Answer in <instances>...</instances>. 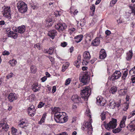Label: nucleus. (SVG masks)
I'll return each mask as SVG.
<instances>
[{
  "instance_id": "nucleus-1",
  "label": "nucleus",
  "mask_w": 135,
  "mask_h": 135,
  "mask_svg": "<svg viewBox=\"0 0 135 135\" xmlns=\"http://www.w3.org/2000/svg\"><path fill=\"white\" fill-rule=\"evenodd\" d=\"M85 114L87 116L90 117V119L89 120V121L86 122L84 123V124L82 126V129L84 130L85 129L86 130H88V132L89 133V132H90V133H91V131H92V127L91 124L92 122V119H91V113L90 112L89 110L87 109L86 112H85Z\"/></svg>"
},
{
  "instance_id": "nucleus-2",
  "label": "nucleus",
  "mask_w": 135,
  "mask_h": 135,
  "mask_svg": "<svg viewBox=\"0 0 135 135\" xmlns=\"http://www.w3.org/2000/svg\"><path fill=\"white\" fill-rule=\"evenodd\" d=\"M63 113L65 114V112H56L55 114L54 119L57 122L64 123L66 122L68 120V118L64 116Z\"/></svg>"
},
{
  "instance_id": "nucleus-3",
  "label": "nucleus",
  "mask_w": 135,
  "mask_h": 135,
  "mask_svg": "<svg viewBox=\"0 0 135 135\" xmlns=\"http://www.w3.org/2000/svg\"><path fill=\"white\" fill-rule=\"evenodd\" d=\"M91 89L88 86H86L81 90V97L84 99L85 100H87L88 98L91 94Z\"/></svg>"
},
{
  "instance_id": "nucleus-4",
  "label": "nucleus",
  "mask_w": 135,
  "mask_h": 135,
  "mask_svg": "<svg viewBox=\"0 0 135 135\" xmlns=\"http://www.w3.org/2000/svg\"><path fill=\"white\" fill-rule=\"evenodd\" d=\"M79 78L81 82L84 84H87L89 81V77L86 72L81 73L79 75Z\"/></svg>"
},
{
  "instance_id": "nucleus-5",
  "label": "nucleus",
  "mask_w": 135,
  "mask_h": 135,
  "mask_svg": "<svg viewBox=\"0 0 135 135\" xmlns=\"http://www.w3.org/2000/svg\"><path fill=\"white\" fill-rule=\"evenodd\" d=\"M117 120L116 119H112L108 124H106L104 122L103 124L105 128L108 130H110L116 128L117 124Z\"/></svg>"
},
{
  "instance_id": "nucleus-6",
  "label": "nucleus",
  "mask_w": 135,
  "mask_h": 135,
  "mask_svg": "<svg viewBox=\"0 0 135 135\" xmlns=\"http://www.w3.org/2000/svg\"><path fill=\"white\" fill-rule=\"evenodd\" d=\"M17 5L18 10L21 13H25L27 11V6L24 2H20L17 3Z\"/></svg>"
},
{
  "instance_id": "nucleus-7",
  "label": "nucleus",
  "mask_w": 135,
  "mask_h": 135,
  "mask_svg": "<svg viewBox=\"0 0 135 135\" xmlns=\"http://www.w3.org/2000/svg\"><path fill=\"white\" fill-rule=\"evenodd\" d=\"M121 73L119 71H115L111 77H109V79L110 80L114 81L118 79L121 75Z\"/></svg>"
},
{
  "instance_id": "nucleus-8",
  "label": "nucleus",
  "mask_w": 135,
  "mask_h": 135,
  "mask_svg": "<svg viewBox=\"0 0 135 135\" xmlns=\"http://www.w3.org/2000/svg\"><path fill=\"white\" fill-rule=\"evenodd\" d=\"M55 27L59 31H62L66 28L67 26L65 23H58L55 25Z\"/></svg>"
},
{
  "instance_id": "nucleus-9",
  "label": "nucleus",
  "mask_w": 135,
  "mask_h": 135,
  "mask_svg": "<svg viewBox=\"0 0 135 135\" xmlns=\"http://www.w3.org/2000/svg\"><path fill=\"white\" fill-rule=\"evenodd\" d=\"M96 99L97 104L100 106H104L106 103L105 100L101 96L98 97Z\"/></svg>"
},
{
  "instance_id": "nucleus-10",
  "label": "nucleus",
  "mask_w": 135,
  "mask_h": 135,
  "mask_svg": "<svg viewBox=\"0 0 135 135\" xmlns=\"http://www.w3.org/2000/svg\"><path fill=\"white\" fill-rule=\"evenodd\" d=\"M10 8V7H7L4 9L3 15L4 16L8 18H11Z\"/></svg>"
},
{
  "instance_id": "nucleus-11",
  "label": "nucleus",
  "mask_w": 135,
  "mask_h": 135,
  "mask_svg": "<svg viewBox=\"0 0 135 135\" xmlns=\"http://www.w3.org/2000/svg\"><path fill=\"white\" fill-rule=\"evenodd\" d=\"M28 112L29 115L33 117L36 113V109L33 105L30 106L28 108Z\"/></svg>"
},
{
  "instance_id": "nucleus-12",
  "label": "nucleus",
  "mask_w": 135,
  "mask_h": 135,
  "mask_svg": "<svg viewBox=\"0 0 135 135\" xmlns=\"http://www.w3.org/2000/svg\"><path fill=\"white\" fill-rule=\"evenodd\" d=\"M83 61H86L87 63H88V60H89L91 58V56L89 52L87 51H85L83 54Z\"/></svg>"
},
{
  "instance_id": "nucleus-13",
  "label": "nucleus",
  "mask_w": 135,
  "mask_h": 135,
  "mask_svg": "<svg viewBox=\"0 0 135 135\" xmlns=\"http://www.w3.org/2000/svg\"><path fill=\"white\" fill-rule=\"evenodd\" d=\"M127 128L133 132L135 130V120L131 122V123L127 126Z\"/></svg>"
},
{
  "instance_id": "nucleus-14",
  "label": "nucleus",
  "mask_w": 135,
  "mask_h": 135,
  "mask_svg": "<svg viewBox=\"0 0 135 135\" xmlns=\"http://www.w3.org/2000/svg\"><path fill=\"white\" fill-rule=\"evenodd\" d=\"M8 99L9 101L11 102L17 98V95L13 93H10L8 97Z\"/></svg>"
},
{
  "instance_id": "nucleus-15",
  "label": "nucleus",
  "mask_w": 135,
  "mask_h": 135,
  "mask_svg": "<svg viewBox=\"0 0 135 135\" xmlns=\"http://www.w3.org/2000/svg\"><path fill=\"white\" fill-rule=\"evenodd\" d=\"M2 128V129H3L5 131H7L9 128V126L6 122H3L0 123V128Z\"/></svg>"
},
{
  "instance_id": "nucleus-16",
  "label": "nucleus",
  "mask_w": 135,
  "mask_h": 135,
  "mask_svg": "<svg viewBox=\"0 0 135 135\" xmlns=\"http://www.w3.org/2000/svg\"><path fill=\"white\" fill-rule=\"evenodd\" d=\"M72 100L76 103H78L80 101L81 98L77 95H73L71 98Z\"/></svg>"
},
{
  "instance_id": "nucleus-17",
  "label": "nucleus",
  "mask_w": 135,
  "mask_h": 135,
  "mask_svg": "<svg viewBox=\"0 0 135 135\" xmlns=\"http://www.w3.org/2000/svg\"><path fill=\"white\" fill-rule=\"evenodd\" d=\"M31 89L33 91L36 92L40 90V87L37 84H34L31 86Z\"/></svg>"
},
{
  "instance_id": "nucleus-18",
  "label": "nucleus",
  "mask_w": 135,
  "mask_h": 135,
  "mask_svg": "<svg viewBox=\"0 0 135 135\" xmlns=\"http://www.w3.org/2000/svg\"><path fill=\"white\" fill-rule=\"evenodd\" d=\"M81 57L80 55H78L77 57V59L76 61L74 63V65L76 67L78 68L80 66L81 62Z\"/></svg>"
},
{
  "instance_id": "nucleus-19",
  "label": "nucleus",
  "mask_w": 135,
  "mask_h": 135,
  "mask_svg": "<svg viewBox=\"0 0 135 135\" xmlns=\"http://www.w3.org/2000/svg\"><path fill=\"white\" fill-rule=\"evenodd\" d=\"M26 30V28L25 26H19L17 29V32L20 33H23Z\"/></svg>"
},
{
  "instance_id": "nucleus-20",
  "label": "nucleus",
  "mask_w": 135,
  "mask_h": 135,
  "mask_svg": "<svg viewBox=\"0 0 135 135\" xmlns=\"http://www.w3.org/2000/svg\"><path fill=\"white\" fill-rule=\"evenodd\" d=\"M100 43V40L99 37L96 38L92 41L91 44L94 46H97L99 45Z\"/></svg>"
},
{
  "instance_id": "nucleus-21",
  "label": "nucleus",
  "mask_w": 135,
  "mask_h": 135,
  "mask_svg": "<svg viewBox=\"0 0 135 135\" xmlns=\"http://www.w3.org/2000/svg\"><path fill=\"white\" fill-rule=\"evenodd\" d=\"M56 31L55 30H53L49 31L48 34V35L53 39L54 38L55 36L56 35Z\"/></svg>"
},
{
  "instance_id": "nucleus-22",
  "label": "nucleus",
  "mask_w": 135,
  "mask_h": 135,
  "mask_svg": "<svg viewBox=\"0 0 135 135\" xmlns=\"http://www.w3.org/2000/svg\"><path fill=\"white\" fill-rule=\"evenodd\" d=\"M83 37V35H79L75 36L74 38L75 41L77 43L80 42L82 40Z\"/></svg>"
},
{
  "instance_id": "nucleus-23",
  "label": "nucleus",
  "mask_w": 135,
  "mask_h": 135,
  "mask_svg": "<svg viewBox=\"0 0 135 135\" xmlns=\"http://www.w3.org/2000/svg\"><path fill=\"white\" fill-rule=\"evenodd\" d=\"M107 56L106 53L104 50H102L100 53L99 57L101 59H104Z\"/></svg>"
},
{
  "instance_id": "nucleus-24",
  "label": "nucleus",
  "mask_w": 135,
  "mask_h": 135,
  "mask_svg": "<svg viewBox=\"0 0 135 135\" xmlns=\"http://www.w3.org/2000/svg\"><path fill=\"white\" fill-rule=\"evenodd\" d=\"M127 119V117L124 116L123 117L122 120L120 122V126L121 128H123L125 126V122Z\"/></svg>"
},
{
  "instance_id": "nucleus-25",
  "label": "nucleus",
  "mask_w": 135,
  "mask_h": 135,
  "mask_svg": "<svg viewBox=\"0 0 135 135\" xmlns=\"http://www.w3.org/2000/svg\"><path fill=\"white\" fill-rule=\"evenodd\" d=\"M133 56V53L132 50L129 51V52L127 53V57L126 59L128 60H130Z\"/></svg>"
},
{
  "instance_id": "nucleus-26",
  "label": "nucleus",
  "mask_w": 135,
  "mask_h": 135,
  "mask_svg": "<svg viewBox=\"0 0 135 135\" xmlns=\"http://www.w3.org/2000/svg\"><path fill=\"white\" fill-rule=\"evenodd\" d=\"M117 91V88L115 86H113L109 90V92L110 93L114 94Z\"/></svg>"
},
{
  "instance_id": "nucleus-27",
  "label": "nucleus",
  "mask_w": 135,
  "mask_h": 135,
  "mask_svg": "<svg viewBox=\"0 0 135 135\" xmlns=\"http://www.w3.org/2000/svg\"><path fill=\"white\" fill-rule=\"evenodd\" d=\"M46 113H45L42 116V117L40 120V121L39 122V124H41L42 123L44 122L45 120V119L46 118Z\"/></svg>"
},
{
  "instance_id": "nucleus-28",
  "label": "nucleus",
  "mask_w": 135,
  "mask_h": 135,
  "mask_svg": "<svg viewBox=\"0 0 135 135\" xmlns=\"http://www.w3.org/2000/svg\"><path fill=\"white\" fill-rule=\"evenodd\" d=\"M31 72L33 73H35L36 71V68L35 66L32 65L31 67Z\"/></svg>"
},
{
  "instance_id": "nucleus-29",
  "label": "nucleus",
  "mask_w": 135,
  "mask_h": 135,
  "mask_svg": "<svg viewBox=\"0 0 135 135\" xmlns=\"http://www.w3.org/2000/svg\"><path fill=\"white\" fill-rule=\"evenodd\" d=\"M128 71L126 70L125 71L123 74V75L122 76V79L123 80H125L128 75Z\"/></svg>"
},
{
  "instance_id": "nucleus-30",
  "label": "nucleus",
  "mask_w": 135,
  "mask_h": 135,
  "mask_svg": "<svg viewBox=\"0 0 135 135\" xmlns=\"http://www.w3.org/2000/svg\"><path fill=\"white\" fill-rule=\"evenodd\" d=\"M127 92V89H122L120 90L119 92L120 94L122 95H124Z\"/></svg>"
},
{
  "instance_id": "nucleus-31",
  "label": "nucleus",
  "mask_w": 135,
  "mask_h": 135,
  "mask_svg": "<svg viewBox=\"0 0 135 135\" xmlns=\"http://www.w3.org/2000/svg\"><path fill=\"white\" fill-rule=\"evenodd\" d=\"M9 63L11 64V66H15L17 63L16 60L13 59L11 61H10Z\"/></svg>"
},
{
  "instance_id": "nucleus-32",
  "label": "nucleus",
  "mask_w": 135,
  "mask_h": 135,
  "mask_svg": "<svg viewBox=\"0 0 135 135\" xmlns=\"http://www.w3.org/2000/svg\"><path fill=\"white\" fill-rule=\"evenodd\" d=\"M106 113L104 112H103L100 115L101 117V119L102 120H104L105 119L106 117Z\"/></svg>"
},
{
  "instance_id": "nucleus-33",
  "label": "nucleus",
  "mask_w": 135,
  "mask_h": 135,
  "mask_svg": "<svg viewBox=\"0 0 135 135\" xmlns=\"http://www.w3.org/2000/svg\"><path fill=\"white\" fill-rule=\"evenodd\" d=\"M129 7L132 9V13H134L135 15V4L133 6H129Z\"/></svg>"
},
{
  "instance_id": "nucleus-34",
  "label": "nucleus",
  "mask_w": 135,
  "mask_h": 135,
  "mask_svg": "<svg viewBox=\"0 0 135 135\" xmlns=\"http://www.w3.org/2000/svg\"><path fill=\"white\" fill-rule=\"evenodd\" d=\"M118 0H112L110 2V6L113 7L116 3Z\"/></svg>"
},
{
  "instance_id": "nucleus-35",
  "label": "nucleus",
  "mask_w": 135,
  "mask_h": 135,
  "mask_svg": "<svg viewBox=\"0 0 135 135\" xmlns=\"http://www.w3.org/2000/svg\"><path fill=\"white\" fill-rule=\"evenodd\" d=\"M17 131L16 129L14 127H12V133L13 135H16V133Z\"/></svg>"
},
{
  "instance_id": "nucleus-36",
  "label": "nucleus",
  "mask_w": 135,
  "mask_h": 135,
  "mask_svg": "<svg viewBox=\"0 0 135 135\" xmlns=\"http://www.w3.org/2000/svg\"><path fill=\"white\" fill-rule=\"evenodd\" d=\"M121 129L120 128H118L115 129L113 130L112 131L113 133H116L119 132L121 131Z\"/></svg>"
},
{
  "instance_id": "nucleus-37",
  "label": "nucleus",
  "mask_w": 135,
  "mask_h": 135,
  "mask_svg": "<svg viewBox=\"0 0 135 135\" xmlns=\"http://www.w3.org/2000/svg\"><path fill=\"white\" fill-rule=\"evenodd\" d=\"M90 9L91 11H93L92 14V15H94V12L95 11V6L94 4L93 5L91 6L90 7Z\"/></svg>"
},
{
  "instance_id": "nucleus-38",
  "label": "nucleus",
  "mask_w": 135,
  "mask_h": 135,
  "mask_svg": "<svg viewBox=\"0 0 135 135\" xmlns=\"http://www.w3.org/2000/svg\"><path fill=\"white\" fill-rule=\"evenodd\" d=\"M54 49L53 47H50L49 50V54L50 55H52L54 52Z\"/></svg>"
},
{
  "instance_id": "nucleus-39",
  "label": "nucleus",
  "mask_w": 135,
  "mask_h": 135,
  "mask_svg": "<svg viewBox=\"0 0 135 135\" xmlns=\"http://www.w3.org/2000/svg\"><path fill=\"white\" fill-rule=\"evenodd\" d=\"M35 48L40 50L41 48V44L40 43H37L35 44L34 45Z\"/></svg>"
},
{
  "instance_id": "nucleus-40",
  "label": "nucleus",
  "mask_w": 135,
  "mask_h": 135,
  "mask_svg": "<svg viewBox=\"0 0 135 135\" xmlns=\"http://www.w3.org/2000/svg\"><path fill=\"white\" fill-rule=\"evenodd\" d=\"M45 104V103L42 102H40L38 105V108H42Z\"/></svg>"
},
{
  "instance_id": "nucleus-41",
  "label": "nucleus",
  "mask_w": 135,
  "mask_h": 135,
  "mask_svg": "<svg viewBox=\"0 0 135 135\" xmlns=\"http://www.w3.org/2000/svg\"><path fill=\"white\" fill-rule=\"evenodd\" d=\"M26 127V126H25V125H23L20 123H19L18 126V128H20L22 129H23L24 128Z\"/></svg>"
},
{
  "instance_id": "nucleus-42",
  "label": "nucleus",
  "mask_w": 135,
  "mask_h": 135,
  "mask_svg": "<svg viewBox=\"0 0 135 135\" xmlns=\"http://www.w3.org/2000/svg\"><path fill=\"white\" fill-rule=\"evenodd\" d=\"M71 81V79L70 78H68L67 79L65 83V84L66 85H68L69 84Z\"/></svg>"
},
{
  "instance_id": "nucleus-43",
  "label": "nucleus",
  "mask_w": 135,
  "mask_h": 135,
  "mask_svg": "<svg viewBox=\"0 0 135 135\" xmlns=\"http://www.w3.org/2000/svg\"><path fill=\"white\" fill-rule=\"evenodd\" d=\"M10 37H12L14 39H16L18 36V35L17 33H15L13 35H11L9 36Z\"/></svg>"
},
{
  "instance_id": "nucleus-44",
  "label": "nucleus",
  "mask_w": 135,
  "mask_h": 135,
  "mask_svg": "<svg viewBox=\"0 0 135 135\" xmlns=\"http://www.w3.org/2000/svg\"><path fill=\"white\" fill-rule=\"evenodd\" d=\"M75 29L74 28H72L70 29L69 30V31L70 34H72L75 31Z\"/></svg>"
},
{
  "instance_id": "nucleus-45",
  "label": "nucleus",
  "mask_w": 135,
  "mask_h": 135,
  "mask_svg": "<svg viewBox=\"0 0 135 135\" xmlns=\"http://www.w3.org/2000/svg\"><path fill=\"white\" fill-rule=\"evenodd\" d=\"M87 36L89 37L90 38H91L93 37V34L92 33L90 32L86 34Z\"/></svg>"
},
{
  "instance_id": "nucleus-46",
  "label": "nucleus",
  "mask_w": 135,
  "mask_h": 135,
  "mask_svg": "<svg viewBox=\"0 0 135 135\" xmlns=\"http://www.w3.org/2000/svg\"><path fill=\"white\" fill-rule=\"evenodd\" d=\"M13 75H14L13 73H10L9 74V75H8L7 76V78L8 79H9V78H11L13 76Z\"/></svg>"
},
{
  "instance_id": "nucleus-47",
  "label": "nucleus",
  "mask_w": 135,
  "mask_h": 135,
  "mask_svg": "<svg viewBox=\"0 0 135 135\" xmlns=\"http://www.w3.org/2000/svg\"><path fill=\"white\" fill-rule=\"evenodd\" d=\"M78 12V11L77 9H75L74 12H72L71 11H70L71 13V14L73 13L74 15H76Z\"/></svg>"
},
{
  "instance_id": "nucleus-48",
  "label": "nucleus",
  "mask_w": 135,
  "mask_h": 135,
  "mask_svg": "<svg viewBox=\"0 0 135 135\" xmlns=\"http://www.w3.org/2000/svg\"><path fill=\"white\" fill-rule=\"evenodd\" d=\"M67 45V42H64L61 43V45L63 47H65Z\"/></svg>"
},
{
  "instance_id": "nucleus-49",
  "label": "nucleus",
  "mask_w": 135,
  "mask_h": 135,
  "mask_svg": "<svg viewBox=\"0 0 135 135\" xmlns=\"http://www.w3.org/2000/svg\"><path fill=\"white\" fill-rule=\"evenodd\" d=\"M54 15L56 16H60V15L59 11H55L54 12Z\"/></svg>"
},
{
  "instance_id": "nucleus-50",
  "label": "nucleus",
  "mask_w": 135,
  "mask_h": 135,
  "mask_svg": "<svg viewBox=\"0 0 135 135\" xmlns=\"http://www.w3.org/2000/svg\"><path fill=\"white\" fill-rule=\"evenodd\" d=\"M135 70V68L134 67V68H133L131 70L129 71V73L130 74H131L132 72H133V74H135V71L134 70Z\"/></svg>"
},
{
  "instance_id": "nucleus-51",
  "label": "nucleus",
  "mask_w": 135,
  "mask_h": 135,
  "mask_svg": "<svg viewBox=\"0 0 135 135\" xmlns=\"http://www.w3.org/2000/svg\"><path fill=\"white\" fill-rule=\"evenodd\" d=\"M9 54V52L8 51H5L3 52V54L4 55H8Z\"/></svg>"
},
{
  "instance_id": "nucleus-52",
  "label": "nucleus",
  "mask_w": 135,
  "mask_h": 135,
  "mask_svg": "<svg viewBox=\"0 0 135 135\" xmlns=\"http://www.w3.org/2000/svg\"><path fill=\"white\" fill-rule=\"evenodd\" d=\"M105 33L107 36H109L110 34L111 33V32L110 31L108 30H107L105 31Z\"/></svg>"
},
{
  "instance_id": "nucleus-53",
  "label": "nucleus",
  "mask_w": 135,
  "mask_h": 135,
  "mask_svg": "<svg viewBox=\"0 0 135 135\" xmlns=\"http://www.w3.org/2000/svg\"><path fill=\"white\" fill-rule=\"evenodd\" d=\"M47 77L45 76L42 77L41 79V80L42 81V82H44L46 80Z\"/></svg>"
},
{
  "instance_id": "nucleus-54",
  "label": "nucleus",
  "mask_w": 135,
  "mask_h": 135,
  "mask_svg": "<svg viewBox=\"0 0 135 135\" xmlns=\"http://www.w3.org/2000/svg\"><path fill=\"white\" fill-rule=\"evenodd\" d=\"M50 60L52 63V64H53L54 62V59L52 57H51L50 58Z\"/></svg>"
},
{
  "instance_id": "nucleus-55",
  "label": "nucleus",
  "mask_w": 135,
  "mask_h": 135,
  "mask_svg": "<svg viewBox=\"0 0 135 135\" xmlns=\"http://www.w3.org/2000/svg\"><path fill=\"white\" fill-rule=\"evenodd\" d=\"M23 125H25V123L24 120L23 119H22L20 121V123Z\"/></svg>"
},
{
  "instance_id": "nucleus-56",
  "label": "nucleus",
  "mask_w": 135,
  "mask_h": 135,
  "mask_svg": "<svg viewBox=\"0 0 135 135\" xmlns=\"http://www.w3.org/2000/svg\"><path fill=\"white\" fill-rule=\"evenodd\" d=\"M56 91V87L55 86H53L52 90V92L53 93H54Z\"/></svg>"
},
{
  "instance_id": "nucleus-57",
  "label": "nucleus",
  "mask_w": 135,
  "mask_h": 135,
  "mask_svg": "<svg viewBox=\"0 0 135 135\" xmlns=\"http://www.w3.org/2000/svg\"><path fill=\"white\" fill-rule=\"evenodd\" d=\"M131 116H133L135 115V111H133L131 112Z\"/></svg>"
},
{
  "instance_id": "nucleus-58",
  "label": "nucleus",
  "mask_w": 135,
  "mask_h": 135,
  "mask_svg": "<svg viewBox=\"0 0 135 135\" xmlns=\"http://www.w3.org/2000/svg\"><path fill=\"white\" fill-rule=\"evenodd\" d=\"M88 69V67L86 66H83L82 67V69L83 70H86Z\"/></svg>"
},
{
  "instance_id": "nucleus-59",
  "label": "nucleus",
  "mask_w": 135,
  "mask_h": 135,
  "mask_svg": "<svg viewBox=\"0 0 135 135\" xmlns=\"http://www.w3.org/2000/svg\"><path fill=\"white\" fill-rule=\"evenodd\" d=\"M54 109L56 110V112H58L60 110V108L58 107H55Z\"/></svg>"
},
{
  "instance_id": "nucleus-60",
  "label": "nucleus",
  "mask_w": 135,
  "mask_h": 135,
  "mask_svg": "<svg viewBox=\"0 0 135 135\" xmlns=\"http://www.w3.org/2000/svg\"><path fill=\"white\" fill-rule=\"evenodd\" d=\"M5 24V22L3 21H0V25H3Z\"/></svg>"
},
{
  "instance_id": "nucleus-61",
  "label": "nucleus",
  "mask_w": 135,
  "mask_h": 135,
  "mask_svg": "<svg viewBox=\"0 0 135 135\" xmlns=\"http://www.w3.org/2000/svg\"><path fill=\"white\" fill-rule=\"evenodd\" d=\"M44 52L45 53H48L49 54V50L47 49H45L44 51Z\"/></svg>"
},
{
  "instance_id": "nucleus-62",
  "label": "nucleus",
  "mask_w": 135,
  "mask_h": 135,
  "mask_svg": "<svg viewBox=\"0 0 135 135\" xmlns=\"http://www.w3.org/2000/svg\"><path fill=\"white\" fill-rule=\"evenodd\" d=\"M132 82L133 83H134L135 82V77H133L131 78Z\"/></svg>"
},
{
  "instance_id": "nucleus-63",
  "label": "nucleus",
  "mask_w": 135,
  "mask_h": 135,
  "mask_svg": "<svg viewBox=\"0 0 135 135\" xmlns=\"http://www.w3.org/2000/svg\"><path fill=\"white\" fill-rule=\"evenodd\" d=\"M101 0H97L95 3V4L97 5L99 4L101 1Z\"/></svg>"
},
{
  "instance_id": "nucleus-64",
  "label": "nucleus",
  "mask_w": 135,
  "mask_h": 135,
  "mask_svg": "<svg viewBox=\"0 0 135 135\" xmlns=\"http://www.w3.org/2000/svg\"><path fill=\"white\" fill-rule=\"evenodd\" d=\"M31 7H32L33 9H36L37 8V6H35V7H34L32 5H31Z\"/></svg>"
}]
</instances>
